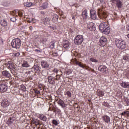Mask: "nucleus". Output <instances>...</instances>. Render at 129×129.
<instances>
[{"label":"nucleus","instance_id":"obj_62","mask_svg":"<svg viewBox=\"0 0 129 129\" xmlns=\"http://www.w3.org/2000/svg\"><path fill=\"white\" fill-rule=\"evenodd\" d=\"M62 75H63V74H60V76H62Z\"/></svg>","mask_w":129,"mask_h":129},{"label":"nucleus","instance_id":"obj_13","mask_svg":"<svg viewBox=\"0 0 129 129\" xmlns=\"http://www.w3.org/2000/svg\"><path fill=\"white\" fill-rule=\"evenodd\" d=\"M47 79L48 82L49 83V84H51L52 85L55 84V79H54L53 77H52L51 76H48L47 77Z\"/></svg>","mask_w":129,"mask_h":129},{"label":"nucleus","instance_id":"obj_48","mask_svg":"<svg viewBox=\"0 0 129 129\" xmlns=\"http://www.w3.org/2000/svg\"><path fill=\"white\" fill-rule=\"evenodd\" d=\"M14 55L15 56L18 57V56H20V52L16 53Z\"/></svg>","mask_w":129,"mask_h":129},{"label":"nucleus","instance_id":"obj_29","mask_svg":"<svg viewBox=\"0 0 129 129\" xmlns=\"http://www.w3.org/2000/svg\"><path fill=\"white\" fill-rule=\"evenodd\" d=\"M40 119L43 120V121H47V117L44 115H41L40 116Z\"/></svg>","mask_w":129,"mask_h":129},{"label":"nucleus","instance_id":"obj_22","mask_svg":"<svg viewBox=\"0 0 129 129\" xmlns=\"http://www.w3.org/2000/svg\"><path fill=\"white\" fill-rule=\"evenodd\" d=\"M0 24L2 27H7L8 26V22L5 19L1 20Z\"/></svg>","mask_w":129,"mask_h":129},{"label":"nucleus","instance_id":"obj_1","mask_svg":"<svg viewBox=\"0 0 129 129\" xmlns=\"http://www.w3.org/2000/svg\"><path fill=\"white\" fill-rule=\"evenodd\" d=\"M99 29L105 35H109L110 33V28L107 22H101L99 25Z\"/></svg>","mask_w":129,"mask_h":129},{"label":"nucleus","instance_id":"obj_50","mask_svg":"<svg viewBox=\"0 0 129 129\" xmlns=\"http://www.w3.org/2000/svg\"><path fill=\"white\" fill-rule=\"evenodd\" d=\"M3 43H4V41H3V38L0 37V44H3Z\"/></svg>","mask_w":129,"mask_h":129},{"label":"nucleus","instance_id":"obj_46","mask_svg":"<svg viewBox=\"0 0 129 129\" xmlns=\"http://www.w3.org/2000/svg\"><path fill=\"white\" fill-rule=\"evenodd\" d=\"M18 16H19V17H23V12H19Z\"/></svg>","mask_w":129,"mask_h":129},{"label":"nucleus","instance_id":"obj_6","mask_svg":"<svg viewBox=\"0 0 129 129\" xmlns=\"http://www.w3.org/2000/svg\"><path fill=\"white\" fill-rule=\"evenodd\" d=\"M98 70L102 72V73H104L106 74L108 72V69L104 65H101L98 68Z\"/></svg>","mask_w":129,"mask_h":129},{"label":"nucleus","instance_id":"obj_2","mask_svg":"<svg viewBox=\"0 0 129 129\" xmlns=\"http://www.w3.org/2000/svg\"><path fill=\"white\" fill-rule=\"evenodd\" d=\"M22 45V41L19 38H16L12 40L11 42V46L13 48L15 49H19Z\"/></svg>","mask_w":129,"mask_h":129},{"label":"nucleus","instance_id":"obj_54","mask_svg":"<svg viewBox=\"0 0 129 129\" xmlns=\"http://www.w3.org/2000/svg\"><path fill=\"white\" fill-rule=\"evenodd\" d=\"M75 64H76V65H79V63L80 62H79V61H77L76 60H75Z\"/></svg>","mask_w":129,"mask_h":129},{"label":"nucleus","instance_id":"obj_61","mask_svg":"<svg viewBox=\"0 0 129 129\" xmlns=\"http://www.w3.org/2000/svg\"><path fill=\"white\" fill-rule=\"evenodd\" d=\"M127 37H128V38L129 39V34H128Z\"/></svg>","mask_w":129,"mask_h":129},{"label":"nucleus","instance_id":"obj_8","mask_svg":"<svg viewBox=\"0 0 129 129\" xmlns=\"http://www.w3.org/2000/svg\"><path fill=\"white\" fill-rule=\"evenodd\" d=\"M16 120V116H12L9 118L7 122V124L11 125V124H13L14 121Z\"/></svg>","mask_w":129,"mask_h":129},{"label":"nucleus","instance_id":"obj_20","mask_svg":"<svg viewBox=\"0 0 129 129\" xmlns=\"http://www.w3.org/2000/svg\"><path fill=\"white\" fill-rule=\"evenodd\" d=\"M117 48L121 49V50H123L125 48V42L122 40V43L119 44V46H118Z\"/></svg>","mask_w":129,"mask_h":129},{"label":"nucleus","instance_id":"obj_57","mask_svg":"<svg viewBox=\"0 0 129 129\" xmlns=\"http://www.w3.org/2000/svg\"><path fill=\"white\" fill-rule=\"evenodd\" d=\"M29 30H30V31H33V26H30L29 27Z\"/></svg>","mask_w":129,"mask_h":129},{"label":"nucleus","instance_id":"obj_24","mask_svg":"<svg viewBox=\"0 0 129 129\" xmlns=\"http://www.w3.org/2000/svg\"><path fill=\"white\" fill-rule=\"evenodd\" d=\"M120 85L121 87H123V88H129V83L122 82L120 84Z\"/></svg>","mask_w":129,"mask_h":129},{"label":"nucleus","instance_id":"obj_34","mask_svg":"<svg viewBox=\"0 0 129 129\" xmlns=\"http://www.w3.org/2000/svg\"><path fill=\"white\" fill-rule=\"evenodd\" d=\"M54 47H55V42H50L49 48H50V49H54Z\"/></svg>","mask_w":129,"mask_h":129},{"label":"nucleus","instance_id":"obj_28","mask_svg":"<svg viewBox=\"0 0 129 129\" xmlns=\"http://www.w3.org/2000/svg\"><path fill=\"white\" fill-rule=\"evenodd\" d=\"M34 4L31 3V2H26L24 3V6L25 7H27L28 8H30V7H32V6H34Z\"/></svg>","mask_w":129,"mask_h":129},{"label":"nucleus","instance_id":"obj_7","mask_svg":"<svg viewBox=\"0 0 129 129\" xmlns=\"http://www.w3.org/2000/svg\"><path fill=\"white\" fill-rule=\"evenodd\" d=\"M8 90V86L6 84H0V92H6Z\"/></svg>","mask_w":129,"mask_h":129},{"label":"nucleus","instance_id":"obj_3","mask_svg":"<svg viewBox=\"0 0 129 129\" xmlns=\"http://www.w3.org/2000/svg\"><path fill=\"white\" fill-rule=\"evenodd\" d=\"M84 40L83 35H78L75 37L74 42L76 45H81Z\"/></svg>","mask_w":129,"mask_h":129},{"label":"nucleus","instance_id":"obj_43","mask_svg":"<svg viewBox=\"0 0 129 129\" xmlns=\"http://www.w3.org/2000/svg\"><path fill=\"white\" fill-rule=\"evenodd\" d=\"M79 66H80V67H81V68H85V66H86V65H83L81 64L80 62L79 63Z\"/></svg>","mask_w":129,"mask_h":129},{"label":"nucleus","instance_id":"obj_52","mask_svg":"<svg viewBox=\"0 0 129 129\" xmlns=\"http://www.w3.org/2000/svg\"><path fill=\"white\" fill-rule=\"evenodd\" d=\"M49 28H50V29H51V30H55V27L53 26H49Z\"/></svg>","mask_w":129,"mask_h":129},{"label":"nucleus","instance_id":"obj_44","mask_svg":"<svg viewBox=\"0 0 129 129\" xmlns=\"http://www.w3.org/2000/svg\"><path fill=\"white\" fill-rule=\"evenodd\" d=\"M45 21L46 22H50V21H51V18L49 17H46L45 18Z\"/></svg>","mask_w":129,"mask_h":129},{"label":"nucleus","instance_id":"obj_31","mask_svg":"<svg viewBox=\"0 0 129 129\" xmlns=\"http://www.w3.org/2000/svg\"><path fill=\"white\" fill-rule=\"evenodd\" d=\"M22 67L28 68L30 67V65L28 63V61H24L22 64Z\"/></svg>","mask_w":129,"mask_h":129},{"label":"nucleus","instance_id":"obj_56","mask_svg":"<svg viewBox=\"0 0 129 129\" xmlns=\"http://www.w3.org/2000/svg\"><path fill=\"white\" fill-rule=\"evenodd\" d=\"M39 10H45L44 8H43L42 6H40L39 8Z\"/></svg>","mask_w":129,"mask_h":129},{"label":"nucleus","instance_id":"obj_49","mask_svg":"<svg viewBox=\"0 0 129 129\" xmlns=\"http://www.w3.org/2000/svg\"><path fill=\"white\" fill-rule=\"evenodd\" d=\"M117 0H110V2H111L112 4H115V2L117 1Z\"/></svg>","mask_w":129,"mask_h":129},{"label":"nucleus","instance_id":"obj_55","mask_svg":"<svg viewBox=\"0 0 129 129\" xmlns=\"http://www.w3.org/2000/svg\"><path fill=\"white\" fill-rule=\"evenodd\" d=\"M35 52H37V53H40V52H41V50H38V49H35Z\"/></svg>","mask_w":129,"mask_h":129},{"label":"nucleus","instance_id":"obj_63","mask_svg":"<svg viewBox=\"0 0 129 129\" xmlns=\"http://www.w3.org/2000/svg\"><path fill=\"white\" fill-rule=\"evenodd\" d=\"M38 128H40V127H39Z\"/></svg>","mask_w":129,"mask_h":129},{"label":"nucleus","instance_id":"obj_47","mask_svg":"<svg viewBox=\"0 0 129 129\" xmlns=\"http://www.w3.org/2000/svg\"><path fill=\"white\" fill-rule=\"evenodd\" d=\"M35 93L36 94H40V91L38 90H35Z\"/></svg>","mask_w":129,"mask_h":129},{"label":"nucleus","instance_id":"obj_9","mask_svg":"<svg viewBox=\"0 0 129 129\" xmlns=\"http://www.w3.org/2000/svg\"><path fill=\"white\" fill-rule=\"evenodd\" d=\"M87 29H89L90 31H95L96 27H95L93 23L91 22L87 24Z\"/></svg>","mask_w":129,"mask_h":129},{"label":"nucleus","instance_id":"obj_10","mask_svg":"<svg viewBox=\"0 0 129 129\" xmlns=\"http://www.w3.org/2000/svg\"><path fill=\"white\" fill-rule=\"evenodd\" d=\"M91 18L92 20H96L97 16L96 15V11L95 10H90Z\"/></svg>","mask_w":129,"mask_h":129},{"label":"nucleus","instance_id":"obj_15","mask_svg":"<svg viewBox=\"0 0 129 129\" xmlns=\"http://www.w3.org/2000/svg\"><path fill=\"white\" fill-rule=\"evenodd\" d=\"M102 118L103 121L106 123H108V122L110 121V117H109V116L108 115H104L102 117Z\"/></svg>","mask_w":129,"mask_h":129},{"label":"nucleus","instance_id":"obj_58","mask_svg":"<svg viewBox=\"0 0 129 129\" xmlns=\"http://www.w3.org/2000/svg\"><path fill=\"white\" fill-rule=\"evenodd\" d=\"M41 14H42V15H44L45 14V12L44 11H41L40 12Z\"/></svg>","mask_w":129,"mask_h":129},{"label":"nucleus","instance_id":"obj_11","mask_svg":"<svg viewBox=\"0 0 129 129\" xmlns=\"http://www.w3.org/2000/svg\"><path fill=\"white\" fill-rule=\"evenodd\" d=\"M10 105V102H9L7 100H4L2 101L1 103V106L2 107L6 108V107H8Z\"/></svg>","mask_w":129,"mask_h":129},{"label":"nucleus","instance_id":"obj_59","mask_svg":"<svg viewBox=\"0 0 129 129\" xmlns=\"http://www.w3.org/2000/svg\"><path fill=\"white\" fill-rule=\"evenodd\" d=\"M70 73H71L69 71L67 72V75H69V74H70Z\"/></svg>","mask_w":129,"mask_h":129},{"label":"nucleus","instance_id":"obj_14","mask_svg":"<svg viewBox=\"0 0 129 129\" xmlns=\"http://www.w3.org/2000/svg\"><path fill=\"white\" fill-rule=\"evenodd\" d=\"M32 69L34 70L35 73H39V72L41 71V68H40L38 64L34 65L32 68Z\"/></svg>","mask_w":129,"mask_h":129},{"label":"nucleus","instance_id":"obj_41","mask_svg":"<svg viewBox=\"0 0 129 129\" xmlns=\"http://www.w3.org/2000/svg\"><path fill=\"white\" fill-rule=\"evenodd\" d=\"M52 56L53 57H57V56H58V53L53 52L52 53Z\"/></svg>","mask_w":129,"mask_h":129},{"label":"nucleus","instance_id":"obj_4","mask_svg":"<svg viewBox=\"0 0 129 129\" xmlns=\"http://www.w3.org/2000/svg\"><path fill=\"white\" fill-rule=\"evenodd\" d=\"M53 111L55 114L57 113H60L61 112V110L60 109L57 108L56 107L54 106V105L52 104L49 105V108L48 109V111Z\"/></svg>","mask_w":129,"mask_h":129},{"label":"nucleus","instance_id":"obj_5","mask_svg":"<svg viewBox=\"0 0 129 129\" xmlns=\"http://www.w3.org/2000/svg\"><path fill=\"white\" fill-rule=\"evenodd\" d=\"M99 42L100 47H104V46H105L107 43V39L105 36H102L100 38Z\"/></svg>","mask_w":129,"mask_h":129},{"label":"nucleus","instance_id":"obj_36","mask_svg":"<svg viewBox=\"0 0 129 129\" xmlns=\"http://www.w3.org/2000/svg\"><path fill=\"white\" fill-rule=\"evenodd\" d=\"M102 18H103V19H106L107 18V15H106V14L104 12H103L101 14Z\"/></svg>","mask_w":129,"mask_h":129},{"label":"nucleus","instance_id":"obj_21","mask_svg":"<svg viewBox=\"0 0 129 129\" xmlns=\"http://www.w3.org/2000/svg\"><path fill=\"white\" fill-rule=\"evenodd\" d=\"M58 19H59V16L57 14H53L52 16V22H58Z\"/></svg>","mask_w":129,"mask_h":129},{"label":"nucleus","instance_id":"obj_16","mask_svg":"<svg viewBox=\"0 0 129 129\" xmlns=\"http://www.w3.org/2000/svg\"><path fill=\"white\" fill-rule=\"evenodd\" d=\"M57 103L59 104L62 108L66 107V104L61 99H59L57 100Z\"/></svg>","mask_w":129,"mask_h":129},{"label":"nucleus","instance_id":"obj_23","mask_svg":"<svg viewBox=\"0 0 129 129\" xmlns=\"http://www.w3.org/2000/svg\"><path fill=\"white\" fill-rule=\"evenodd\" d=\"M122 40L119 39H116L115 40V44L117 47H119V45L121 44Z\"/></svg>","mask_w":129,"mask_h":129},{"label":"nucleus","instance_id":"obj_38","mask_svg":"<svg viewBox=\"0 0 129 129\" xmlns=\"http://www.w3.org/2000/svg\"><path fill=\"white\" fill-rule=\"evenodd\" d=\"M52 122L54 125H58V121L55 119L52 120Z\"/></svg>","mask_w":129,"mask_h":129},{"label":"nucleus","instance_id":"obj_12","mask_svg":"<svg viewBox=\"0 0 129 129\" xmlns=\"http://www.w3.org/2000/svg\"><path fill=\"white\" fill-rule=\"evenodd\" d=\"M41 65L42 66V68H44L45 69L49 68V63H48L46 60H42L41 62Z\"/></svg>","mask_w":129,"mask_h":129},{"label":"nucleus","instance_id":"obj_42","mask_svg":"<svg viewBox=\"0 0 129 129\" xmlns=\"http://www.w3.org/2000/svg\"><path fill=\"white\" fill-rule=\"evenodd\" d=\"M66 94L68 97H71V92L70 91L67 92Z\"/></svg>","mask_w":129,"mask_h":129},{"label":"nucleus","instance_id":"obj_33","mask_svg":"<svg viewBox=\"0 0 129 129\" xmlns=\"http://www.w3.org/2000/svg\"><path fill=\"white\" fill-rule=\"evenodd\" d=\"M123 60L125 61H129V55H125L123 56Z\"/></svg>","mask_w":129,"mask_h":129},{"label":"nucleus","instance_id":"obj_26","mask_svg":"<svg viewBox=\"0 0 129 129\" xmlns=\"http://www.w3.org/2000/svg\"><path fill=\"white\" fill-rule=\"evenodd\" d=\"M97 95L100 97L104 96V92L103 91L98 90L97 91Z\"/></svg>","mask_w":129,"mask_h":129},{"label":"nucleus","instance_id":"obj_51","mask_svg":"<svg viewBox=\"0 0 129 129\" xmlns=\"http://www.w3.org/2000/svg\"><path fill=\"white\" fill-rule=\"evenodd\" d=\"M126 114V112L124 111L123 112H122V113H121V115H123V116H124V115H125Z\"/></svg>","mask_w":129,"mask_h":129},{"label":"nucleus","instance_id":"obj_53","mask_svg":"<svg viewBox=\"0 0 129 129\" xmlns=\"http://www.w3.org/2000/svg\"><path fill=\"white\" fill-rule=\"evenodd\" d=\"M126 29L127 31L128 32L129 31V25H126Z\"/></svg>","mask_w":129,"mask_h":129},{"label":"nucleus","instance_id":"obj_60","mask_svg":"<svg viewBox=\"0 0 129 129\" xmlns=\"http://www.w3.org/2000/svg\"><path fill=\"white\" fill-rule=\"evenodd\" d=\"M72 19H73V20H75V17L73 16V17H72Z\"/></svg>","mask_w":129,"mask_h":129},{"label":"nucleus","instance_id":"obj_45","mask_svg":"<svg viewBox=\"0 0 129 129\" xmlns=\"http://www.w3.org/2000/svg\"><path fill=\"white\" fill-rule=\"evenodd\" d=\"M53 71V72H54V73H58V72H59V70L57 69H54Z\"/></svg>","mask_w":129,"mask_h":129},{"label":"nucleus","instance_id":"obj_27","mask_svg":"<svg viewBox=\"0 0 129 129\" xmlns=\"http://www.w3.org/2000/svg\"><path fill=\"white\" fill-rule=\"evenodd\" d=\"M8 68L10 69H15V65L14 63H12L11 62H9L7 64Z\"/></svg>","mask_w":129,"mask_h":129},{"label":"nucleus","instance_id":"obj_37","mask_svg":"<svg viewBox=\"0 0 129 129\" xmlns=\"http://www.w3.org/2000/svg\"><path fill=\"white\" fill-rule=\"evenodd\" d=\"M11 22H13V23H15L17 21V18L15 16H13L12 18L10 19Z\"/></svg>","mask_w":129,"mask_h":129},{"label":"nucleus","instance_id":"obj_30","mask_svg":"<svg viewBox=\"0 0 129 129\" xmlns=\"http://www.w3.org/2000/svg\"><path fill=\"white\" fill-rule=\"evenodd\" d=\"M102 105L103 106H105V107H108V108H109L110 107V105H109V104L108 102H105V101L103 102Z\"/></svg>","mask_w":129,"mask_h":129},{"label":"nucleus","instance_id":"obj_35","mask_svg":"<svg viewBox=\"0 0 129 129\" xmlns=\"http://www.w3.org/2000/svg\"><path fill=\"white\" fill-rule=\"evenodd\" d=\"M90 61L91 62H94L95 63H96L97 62H98V60H97L96 59H95L93 57H91L90 58Z\"/></svg>","mask_w":129,"mask_h":129},{"label":"nucleus","instance_id":"obj_39","mask_svg":"<svg viewBox=\"0 0 129 129\" xmlns=\"http://www.w3.org/2000/svg\"><path fill=\"white\" fill-rule=\"evenodd\" d=\"M42 7H43V9H44V10H45V9H47V8H48V4L43 3L42 4Z\"/></svg>","mask_w":129,"mask_h":129},{"label":"nucleus","instance_id":"obj_19","mask_svg":"<svg viewBox=\"0 0 129 129\" xmlns=\"http://www.w3.org/2000/svg\"><path fill=\"white\" fill-rule=\"evenodd\" d=\"M71 46V44H70V42L68 41H66L63 42V47L65 49H67L68 48H69Z\"/></svg>","mask_w":129,"mask_h":129},{"label":"nucleus","instance_id":"obj_17","mask_svg":"<svg viewBox=\"0 0 129 129\" xmlns=\"http://www.w3.org/2000/svg\"><path fill=\"white\" fill-rule=\"evenodd\" d=\"M2 74L3 76H5V77H7V78H10V77L11 76V73H10V72L7 70L2 72Z\"/></svg>","mask_w":129,"mask_h":129},{"label":"nucleus","instance_id":"obj_40","mask_svg":"<svg viewBox=\"0 0 129 129\" xmlns=\"http://www.w3.org/2000/svg\"><path fill=\"white\" fill-rule=\"evenodd\" d=\"M55 77L56 78L54 79V80H59L61 77V75H56Z\"/></svg>","mask_w":129,"mask_h":129},{"label":"nucleus","instance_id":"obj_18","mask_svg":"<svg viewBox=\"0 0 129 129\" xmlns=\"http://www.w3.org/2000/svg\"><path fill=\"white\" fill-rule=\"evenodd\" d=\"M116 6L118 9H121L122 7V3L120 0H117L115 2Z\"/></svg>","mask_w":129,"mask_h":129},{"label":"nucleus","instance_id":"obj_25","mask_svg":"<svg viewBox=\"0 0 129 129\" xmlns=\"http://www.w3.org/2000/svg\"><path fill=\"white\" fill-rule=\"evenodd\" d=\"M82 16L83 19L88 18V15H87V10L85 9L83 11V12L82 13Z\"/></svg>","mask_w":129,"mask_h":129},{"label":"nucleus","instance_id":"obj_32","mask_svg":"<svg viewBox=\"0 0 129 129\" xmlns=\"http://www.w3.org/2000/svg\"><path fill=\"white\" fill-rule=\"evenodd\" d=\"M31 123H32V124H35L37 126V125L39 124V122L33 119V120L31 121Z\"/></svg>","mask_w":129,"mask_h":129}]
</instances>
